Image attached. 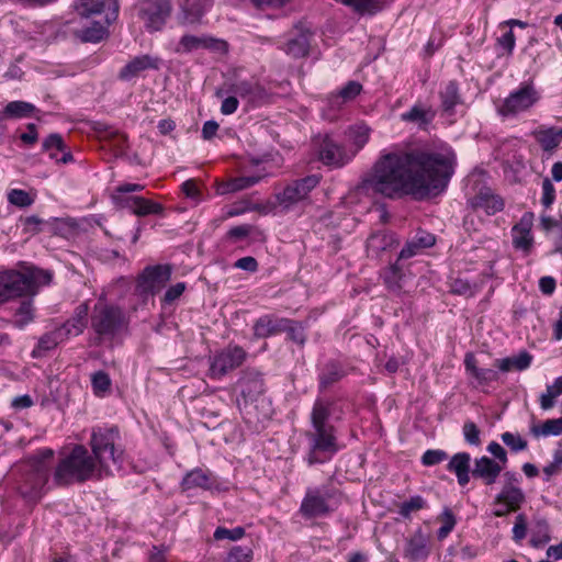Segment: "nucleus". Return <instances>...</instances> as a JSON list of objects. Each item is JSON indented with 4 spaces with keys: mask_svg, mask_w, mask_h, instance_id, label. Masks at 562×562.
Wrapping results in <instances>:
<instances>
[{
    "mask_svg": "<svg viewBox=\"0 0 562 562\" xmlns=\"http://www.w3.org/2000/svg\"><path fill=\"white\" fill-rule=\"evenodd\" d=\"M8 202L16 207L25 209L31 206L36 200V192H27L22 189H11L7 193Z\"/></svg>",
    "mask_w": 562,
    "mask_h": 562,
    "instance_id": "obj_44",
    "label": "nucleus"
},
{
    "mask_svg": "<svg viewBox=\"0 0 562 562\" xmlns=\"http://www.w3.org/2000/svg\"><path fill=\"white\" fill-rule=\"evenodd\" d=\"M75 9L83 18L101 14L106 10L105 24L113 22L119 14V3L116 0H77Z\"/></svg>",
    "mask_w": 562,
    "mask_h": 562,
    "instance_id": "obj_18",
    "label": "nucleus"
},
{
    "mask_svg": "<svg viewBox=\"0 0 562 562\" xmlns=\"http://www.w3.org/2000/svg\"><path fill=\"white\" fill-rule=\"evenodd\" d=\"M65 149L66 145L63 137L57 133L48 135L42 144V150L48 153L49 157L54 160H58V154Z\"/></svg>",
    "mask_w": 562,
    "mask_h": 562,
    "instance_id": "obj_48",
    "label": "nucleus"
},
{
    "mask_svg": "<svg viewBox=\"0 0 562 562\" xmlns=\"http://www.w3.org/2000/svg\"><path fill=\"white\" fill-rule=\"evenodd\" d=\"M186 283L184 282H178L175 285H171L162 297V303L166 305L172 304L176 300H178L183 292L186 291Z\"/></svg>",
    "mask_w": 562,
    "mask_h": 562,
    "instance_id": "obj_63",
    "label": "nucleus"
},
{
    "mask_svg": "<svg viewBox=\"0 0 562 562\" xmlns=\"http://www.w3.org/2000/svg\"><path fill=\"white\" fill-rule=\"evenodd\" d=\"M337 413V403L329 398L317 397L313 404L310 420L311 428L305 431L308 453L306 461L310 465L324 463L339 450L336 427L330 418H341ZM341 414V412H339Z\"/></svg>",
    "mask_w": 562,
    "mask_h": 562,
    "instance_id": "obj_2",
    "label": "nucleus"
},
{
    "mask_svg": "<svg viewBox=\"0 0 562 562\" xmlns=\"http://www.w3.org/2000/svg\"><path fill=\"white\" fill-rule=\"evenodd\" d=\"M435 243L436 238L432 234L425 231H419L402 248L398 255V260L412 258L418 255L422 250L434 246Z\"/></svg>",
    "mask_w": 562,
    "mask_h": 562,
    "instance_id": "obj_27",
    "label": "nucleus"
},
{
    "mask_svg": "<svg viewBox=\"0 0 562 562\" xmlns=\"http://www.w3.org/2000/svg\"><path fill=\"white\" fill-rule=\"evenodd\" d=\"M52 273L37 268L24 271H4L0 273V303L22 295L35 294L40 285L48 284Z\"/></svg>",
    "mask_w": 562,
    "mask_h": 562,
    "instance_id": "obj_5",
    "label": "nucleus"
},
{
    "mask_svg": "<svg viewBox=\"0 0 562 562\" xmlns=\"http://www.w3.org/2000/svg\"><path fill=\"white\" fill-rule=\"evenodd\" d=\"M49 468L38 462H27L19 468L16 490L21 496L29 499L38 498L48 483Z\"/></svg>",
    "mask_w": 562,
    "mask_h": 562,
    "instance_id": "obj_7",
    "label": "nucleus"
},
{
    "mask_svg": "<svg viewBox=\"0 0 562 562\" xmlns=\"http://www.w3.org/2000/svg\"><path fill=\"white\" fill-rule=\"evenodd\" d=\"M140 183H122L115 189L113 194L114 203L123 209L130 210L137 216H147L151 214H161L164 206L160 203L137 195H127L131 192L144 190Z\"/></svg>",
    "mask_w": 562,
    "mask_h": 562,
    "instance_id": "obj_8",
    "label": "nucleus"
},
{
    "mask_svg": "<svg viewBox=\"0 0 562 562\" xmlns=\"http://www.w3.org/2000/svg\"><path fill=\"white\" fill-rule=\"evenodd\" d=\"M395 244L396 239L393 234L379 231L369 236L367 240V254L371 258H379L382 252L391 249Z\"/></svg>",
    "mask_w": 562,
    "mask_h": 562,
    "instance_id": "obj_29",
    "label": "nucleus"
},
{
    "mask_svg": "<svg viewBox=\"0 0 562 562\" xmlns=\"http://www.w3.org/2000/svg\"><path fill=\"white\" fill-rule=\"evenodd\" d=\"M223 44V42L217 41L211 36L186 34L180 38L176 47V53L183 54L199 49H214L218 48L220 45Z\"/></svg>",
    "mask_w": 562,
    "mask_h": 562,
    "instance_id": "obj_24",
    "label": "nucleus"
},
{
    "mask_svg": "<svg viewBox=\"0 0 562 562\" xmlns=\"http://www.w3.org/2000/svg\"><path fill=\"white\" fill-rule=\"evenodd\" d=\"M471 456L468 452H458L450 459L447 470L456 474L460 486H465L470 481Z\"/></svg>",
    "mask_w": 562,
    "mask_h": 562,
    "instance_id": "obj_33",
    "label": "nucleus"
},
{
    "mask_svg": "<svg viewBox=\"0 0 562 562\" xmlns=\"http://www.w3.org/2000/svg\"><path fill=\"white\" fill-rule=\"evenodd\" d=\"M370 128L364 125H355L348 130V140L351 143L348 148L355 156L366 146L370 137Z\"/></svg>",
    "mask_w": 562,
    "mask_h": 562,
    "instance_id": "obj_37",
    "label": "nucleus"
},
{
    "mask_svg": "<svg viewBox=\"0 0 562 562\" xmlns=\"http://www.w3.org/2000/svg\"><path fill=\"white\" fill-rule=\"evenodd\" d=\"M160 59L150 55H140L130 60L119 72L123 81H131L147 69H159Z\"/></svg>",
    "mask_w": 562,
    "mask_h": 562,
    "instance_id": "obj_22",
    "label": "nucleus"
},
{
    "mask_svg": "<svg viewBox=\"0 0 562 562\" xmlns=\"http://www.w3.org/2000/svg\"><path fill=\"white\" fill-rule=\"evenodd\" d=\"M34 111L35 106L32 103L25 101H12L5 105L3 115L14 119L29 117Z\"/></svg>",
    "mask_w": 562,
    "mask_h": 562,
    "instance_id": "obj_45",
    "label": "nucleus"
},
{
    "mask_svg": "<svg viewBox=\"0 0 562 562\" xmlns=\"http://www.w3.org/2000/svg\"><path fill=\"white\" fill-rule=\"evenodd\" d=\"M23 231L30 234H37L42 232L44 221L36 215H30L21 218Z\"/></svg>",
    "mask_w": 562,
    "mask_h": 562,
    "instance_id": "obj_61",
    "label": "nucleus"
},
{
    "mask_svg": "<svg viewBox=\"0 0 562 562\" xmlns=\"http://www.w3.org/2000/svg\"><path fill=\"white\" fill-rule=\"evenodd\" d=\"M502 441L514 452L522 451L527 448V441L518 434L506 431L502 434Z\"/></svg>",
    "mask_w": 562,
    "mask_h": 562,
    "instance_id": "obj_57",
    "label": "nucleus"
},
{
    "mask_svg": "<svg viewBox=\"0 0 562 562\" xmlns=\"http://www.w3.org/2000/svg\"><path fill=\"white\" fill-rule=\"evenodd\" d=\"M103 479L86 446L77 443L69 450L58 453L53 471V482L56 486H70Z\"/></svg>",
    "mask_w": 562,
    "mask_h": 562,
    "instance_id": "obj_3",
    "label": "nucleus"
},
{
    "mask_svg": "<svg viewBox=\"0 0 562 562\" xmlns=\"http://www.w3.org/2000/svg\"><path fill=\"white\" fill-rule=\"evenodd\" d=\"M232 91L240 98H247L249 101H255L262 94L260 86L249 81H240L234 85Z\"/></svg>",
    "mask_w": 562,
    "mask_h": 562,
    "instance_id": "obj_49",
    "label": "nucleus"
},
{
    "mask_svg": "<svg viewBox=\"0 0 562 562\" xmlns=\"http://www.w3.org/2000/svg\"><path fill=\"white\" fill-rule=\"evenodd\" d=\"M311 45V35L308 33H300L290 38L286 43L285 52L294 58L307 55Z\"/></svg>",
    "mask_w": 562,
    "mask_h": 562,
    "instance_id": "obj_39",
    "label": "nucleus"
},
{
    "mask_svg": "<svg viewBox=\"0 0 562 562\" xmlns=\"http://www.w3.org/2000/svg\"><path fill=\"white\" fill-rule=\"evenodd\" d=\"M435 119V112L430 106L423 103L414 104L408 111L401 114V120L406 123L416 124L420 128H426Z\"/></svg>",
    "mask_w": 562,
    "mask_h": 562,
    "instance_id": "obj_32",
    "label": "nucleus"
},
{
    "mask_svg": "<svg viewBox=\"0 0 562 562\" xmlns=\"http://www.w3.org/2000/svg\"><path fill=\"white\" fill-rule=\"evenodd\" d=\"M467 372L473 376L479 385H488L498 380V372L493 369L479 368L473 353H467L464 358Z\"/></svg>",
    "mask_w": 562,
    "mask_h": 562,
    "instance_id": "obj_35",
    "label": "nucleus"
},
{
    "mask_svg": "<svg viewBox=\"0 0 562 562\" xmlns=\"http://www.w3.org/2000/svg\"><path fill=\"white\" fill-rule=\"evenodd\" d=\"M463 436L465 441L471 446H480L481 445V438H480V429L473 422H467L463 425Z\"/></svg>",
    "mask_w": 562,
    "mask_h": 562,
    "instance_id": "obj_59",
    "label": "nucleus"
},
{
    "mask_svg": "<svg viewBox=\"0 0 562 562\" xmlns=\"http://www.w3.org/2000/svg\"><path fill=\"white\" fill-rule=\"evenodd\" d=\"M125 326V315L120 307L103 302H98L94 305L91 314V328L95 335L93 338L95 346L112 340Z\"/></svg>",
    "mask_w": 562,
    "mask_h": 562,
    "instance_id": "obj_6",
    "label": "nucleus"
},
{
    "mask_svg": "<svg viewBox=\"0 0 562 562\" xmlns=\"http://www.w3.org/2000/svg\"><path fill=\"white\" fill-rule=\"evenodd\" d=\"M514 370L524 371L531 366L532 356L528 351H520L519 355L509 357Z\"/></svg>",
    "mask_w": 562,
    "mask_h": 562,
    "instance_id": "obj_64",
    "label": "nucleus"
},
{
    "mask_svg": "<svg viewBox=\"0 0 562 562\" xmlns=\"http://www.w3.org/2000/svg\"><path fill=\"white\" fill-rule=\"evenodd\" d=\"M346 7L351 8L358 14H375L381 10L379 0H336Z\"/></svg>",
    "mask_w": 562,
    "mask_h": 562,
    "instance_id": "obj_43",
    "label": "nucleus"
},
{
    "mask_svg": "<svg viewBox=\"0 0 562 562\" xmlns=\"http://www.w3.org/2000/svg\"><path fill=\"white\" fill-rule=\"evenodd\" d=\"M63 330L56 327L54 330L44 334L37 342L36 348L33 350V356H40L44 351H49L57 347L59 344L66 341Z\"/></svg>",
    "mask_w": 562,
    "mask_h": 562,
    "instance_id": "obj_40",
    "label": "nucleus"
},
{
    "mask_svg": "<svg viewBox=\"0 0 562 562\" xmlns=\"http://www.w3.org/2000/svg\"><path fill=\"white\" fill-rule=\"evenodd\" d=\"M430 554V538L419 528L406 541L404 558L411 562L425 561Z\"/></svg>",
    "mask_w": 562,
    "mask_h": 562,
    "instance_id": "obj_20",
    "label": "nucleus"
},
{
    "mask_svg": "<svg viewBox=\"0 0 562 562\" xmlns=\"http://www.w3.org/2000/svg\"><path fill=\"white\" fill-rule=\"evenodd\" d=\"M182 491L203 490L221 491V484L206 469L195 468L186 473L181 481Z\"/></svg>",
    "mask_w": 562,
    "mask_h": 562,
    "instance_id": "obj_19",
    "label": "nucleus"
},
{
    "mask_svg": "<svg viewBox=\"0 0 562 562\" xmlns=\"http://www.w3.org/2000/svg\"><path fill=\"white\" fill-rule=\"evenodd\" d=\"M91 384L93 393L97 396H103L110 390L111 379L106 372L98 371L92 374Z\"/></svg>",
    "mask_w": 562,
    "mask_h": 562,
    "instance_id": "obj_53",
    "label": "nucleus"
},
{
    "mask_svg": "<svg viewBox=\"0 0 562 562\" xmlns=\"http://www.w3.org/2000/svg\"><path fill=\"white\" fill-rule=\"evenodd\" d=\"M336 509L333 503V494L325 486L307 487L302 498L299 514L305 520L325 518Z\"/></svg>",
    "mask_w": 562,
    "mask_h": 562,
    "instance_id": "obj_9",
    "label": "nucleus"
},
{
    "mask_svg": "<svg viewBox=\"0 0 562 562\" xmlns=\"http://www.w3.org/2000/svg\"><path fill=\"white\" fill-rule=\"evenodd\" d=\"M501 472L502 467L493 459L484 456L475 459L472 475L482 479L486 485H491L496 482Z\"/></svg>",
    "mask_w": 562,
    "mask_h": 562,
    "instance_id": "obj_28",
    "label": "nucleus"
},
{
    "mask_svg": "<svg viewBox=\"0 0 562 562\" xmlns=\"http://www.w3.org/2000/svg\"><path fill=\"white\" fill-rule=\"evenodd\" d=\"M106 25L105 22L101 23L100 21L93 22V24L89 27H86L81 31V38L83 42H91V43H98L102 41L106 33Z\"/></svg>",
    "mask_w": 562,
    "mask_h": 562,
    "instance_id": "obj_52",
    "label": "nucleus"
},
{
    "mask_svg": "<svg viewBox=\"0 0 562 562\" xmlns=\"http://www.w3.org/2000/svg\"><path fill=\"white\" fill-rule=\"evenodd\" d=\"M33 319V305L31 300L21 302L19 308L13 315V324L18 328H23Z\"/></svg>",
    "mask_w": 562,
    "mask_h": 562,
    "instance_id": "obj_50",
    "label": "nucleus"
},
{
    "mask_svg": "<svg viewBox=\"0 0 562 562\" xmlns=\"http://www.w3.org/2000/svg\"><path fill=\"white\" fill-rule=\"evenodd\" d=\"M456 162V154L450 147L384 153L362 179L358 190L389 199L405 195L423 199L447 188Z\"/></svg>",
    "mask_w": 562,
    "mask_h": 562,
    "instance_id": "obj_1",
    "label": "nucleus"
},
{
    "mask_svg": "<svg viewBox=\"0 0 562 562\" xmlns=\"http://www.w3.org/2000/svg\"><path fill=\"white\" fill-rule=\"evenodd\" d=\"M404 273L398 260L392 263L383 273V280L387 289L392 292H400L402 290V282Z\"/></svg>",
    "mask_w": 562,
    "mask_h": 562,
    "instance_id": "obj_42",
    "label": "nucleus"
},
{
    "mask_svg": "<svg viewBox=\"0 0 562 562\" xmlns=\"http://www.w3.org/2000/svg\"><path fill=\"white\" fill-rule=\"evenodd\" d=\"M474 210L483 211L491 216L504 210L505 203L502 196L493 193L490 189L481 190L471 202Z\"/></svg>",
    "mask_w": 562,
    "mask_h": 562,
    "instance_id": "obj_26",
    "label": "nucleus"
},
{
    "mask_svg": "<svg viewBox=\"0 0 562 562\" xmlns=\"http://www.w3.org/2000/svg\"><path fill=\"white\" fill-rule=\"evenodd\" d=\"M318 157L326 166L341 168L355 158V153H350L346 145L326 135L319 144Z\"/></svg>",
    "mask_w": 562,
    "mask_h": 562,
    "instance_id": "obj_14",
    "label": "nucleus"
},
{
    "mask_svg": "<svg viewBox=\"0 0 562 562\" xmlns=\"http://www.w3.org/2000/svg\"><path fill=\"white\" fill-rule=\"evenodd\" d=\"M214 0H179L180 21L195 24L212 9Z\"/></svg>",
    "mask_w": 562,
    "mask_h": 562,
    "instance_id": "obj_21",
    "label": "nucleus"
},
{
    "mask_svg": "<svg viewBox=\"0 0 562 562\" xmlns=\"http://www.w3.org/2000/svg\"><path fill=\"white\" fill-rule=\"evenodd\" d=\"M531 432L536 437L559 436L562 435V417L548 419L542 425H533Z\"/></svg>",
    "mask_w": 562,
    "mask_h": 562,
    "instance_id": "obj_47",
    "label": "nucleus"
},
{
    "mask_svg": "<svg viewBox=\"0 0 562 562\" xmlns=\"http://www.w3.org/2000/svg\"><path fill=\"white\" fill-rule=\"evenodd\" d=\"M562 395V376L554 380L553 384L547 386L546 393L540 396V407L544 411L551 409L555 398Z\"/></svg>",
    "mask_w": 562,
    "mask_h": 562,
    "instance_id": "obj_46",
    "label": "nucleus"
},
{
    "mask_svg": "<svg viewBox=\"0 0 562 562\" xmlns=\"http://www.w3.org/2000/svg\"><path fill=\"white\" fill-rule=\"evenodd\" d=\"M439 98L442 111L448 114H453L456 106L462 103L458 82L450 80L443 83L439 90Z\"/></svg>",
    "mask_w": 562,
    "mask_h": 562,
    "instance_id": "obj_34",
    "label": "nucleus"
},
{
    "mask_svg": "<svg viewBox=\"0 0 562 562\" xmlns=\"http://www.w3.org/2000/svg\"><path fill=\"white\" fill-rule=\"evenodd\" d=\"M266 176V172H259L254 176L236 177L222 184L220 191L222 194L237 192L257 184Z\"/></svg>",
    "mask_w": 562,
    "mask_h": 562,
    "instance_id": "obj_36",
    "label": "nucleus"
},
{
    "mask_svg": "<svg viewBox=\"0 0 562 562\" xmlns=\"http://www.w3.org/2000/svg\"><path fill=\"white\" fill-rule=\"evenodd\" d=\"M170 13V0H140L137 4V15L148 32L160 31Z\"/></svg>",
    "mask_w": 562,
    "mask_h": 562,
    "instance_id": "obj_12",
    "label": "nucleus"
},
{
    "mask_svg": "<svg viewBox=\"0 0 562 562\" xmlns=\"http://www.w3.org/2000/svg\"><path fill=\"white\" fill-rule=\"evenodd\" d=\"M246 356L247 353L241 347L228 345L213 357L210 366L211 378L222 379L228 372L241 366Z\"/></svg>",
    "mask_w": 562,
    "mask_h": 562,
    "instance_id": "obj_13",
    "label": "nucleus"
},
{
    "mask_svg": "<svg viewBox=\"0 0 562 562\" xmlns=\"http://www.w3.org/2000/svg\"><path fill=\"white\" fill-rule=\"evenodd\" d=\"M505 476L508 480L494 499L493 515L495 517H505L509 513L517 512L525 502V493L519 486V479L516 474L507 472Z\"/></svg>",
    "mask_w": 562,
    "mask_h": 562,
    "instance_id": "obj_10",
    "label": "nucleus"
},
{
    "mask_svg": "<svg viewBox=\"0 0 562 562\" xmlns=\"http://www.w3.org/2000/svg\"><path fill=\"white\" fill-rule=\"evenodd\" d=\"M288 318L263 315L259 317L252 327L255 338H267L283 333L286 329Z\"/></svg>",
    "mask_w": 562,
    "mask_h": 562,
    "instance_id": "obj_25",
    "label": "nucleus"
},
{
    "mask_svg": "<svg viewBox=\"0 0 562 562\" xmlns=\"http://www.w3.org/2000/svg\"><path fill=\"white\" fill-rule=\"evenodd\" d=\"M318 175H310L302 179L289 183L282 192L277 194V200L283 207H290L293 204L304 200L308 193L319 183Z\"/></svg>",
    "mask_w": 562,
    "mask_h": 562,
    "instance_id": "obj_15",
    "label": "nucleus"
},
{
    "mask_svg": "<svg viewBox=\"0 0 562 562\" xmlns=\"http://www.w3.org/2000/svg\"><path fill=\"white\" fill-rule=\"evenodd\" d=\"M88 311L86 303L78 305L75 310V315L58 326L59 329L63 330L66 340L71 336L80 335L85 330L87 327Z\"/></svg>",
    "mask_w": 562,
    "mask_h": 562,
    "instance_id": "obj_30",
    "label": "nucleus"
},
{
    "mask_svg": "<svg viewBox=\"0 0 562 562\" xmlns=\"http://www.w3.org/2000/svg\"><path fill=\"white\" fill-rule=\"evenodd\" d=\"M172 268L169 265H156L146 267L138 277L137 289L142 293L154 294L161 290L170 280Z\"/></svg>",
    "mask_w": 562,
    "mask_h": 562,
    "instance_id": "obj_16",
    "label": "nucleus"
},
{
    "mask_svg": "<svg viewBox=\"0 0 562 562\" xmlns=\"http://www.w3.org/2000/svg\"><path fill=\"white\" fill-rule=\"evenodd\" d=\"M104 137L108 145L113 149L115 156H121L126 153L127 138L123 133L117 131H108Z\"/></svg>",
    "mask_w": 562,
    "mask_h": 562,
    "instance_id": "obj_51",
    "label": "nucleus"
},
{
    "mask_svg": "<svg viewBox=\"0 0 562 562\" xmlns=\"http://www.w3.org/2000/svg\"><path fill=\"white\" fill-rule=\"evenodd\" d=\"M540 99V94L532 82H522L516 90L503 101L498 112L503 116H514L533 106Z\"/></svg>",
    "mask_w": 562,
    "mask_h": 562,
    "instance_id": "obj_11",
    "label": "nucleus"
},
{
    "mask_svg": "<svg viewBox=\"0 0 562 562\" xmlns=\"http://www.w3.org/2000/svg\"><path fill=\"white\" fill-rule=\"evenodd\" d=\"M535 139L544 151H553L562 142L555 127H540L533 132Z\"/></svg>",
    "mask_w": 562,
    "mask_h": 562,
    "instance_id": "obj_38",
    "label": "nucleus"
},
{
    "mask_svg": "<svg viewBox=\"0 0 562 562\" xmlns=\"http://www.w3.org/2000/svg\"><path fill=\"white\" fill-rule=\"evenodd\" d=\"M425 504H426V502L422 496H419V495L413 496L408 501L403 502L398 506V514L404 519H409L412 516V513L420 510L422 508H424Z\"/></svg>",
    "mask_w": 562,
    "mask_h": 562,
    "instance_id": "obj_54",
    "label": "nucleus"
},
{
    "mask_svg": "<svg viewBox=\"0 0 562 562\" xmlns=\"http://www.w3.org/2000/svg\"><path fill=\"white\" fill-rule=\"evenodd\" d=\"M245 536V528L243 527H236L233 529H227L225 527H217L213 533V537L215 540H232L236 541L241 539Z\"/></svg>",
    "mask_w": 562,
    "mask_h": 562,
    "instance_id": "obj_55",
    "label": "nucleus"
},
{
    "mask_svg": "<svg viewBox=\"0 0 562 562\" xmlns=\"http://www.w3.org/2000/svg\"><path fill=\"white\" fill-rule=\"evenodd\" d=\"M284 331L288 333V336L292 341L299 345H303L305 342L306 337L303 327L293 321L288 319L286 329Z\"/></svg>",
    "mask_w": 562,
    "mask_h": 562,
    "instance_id": "obj_62",
    "label": "nucleus"
},
{
    "mask_svg": "<svg viewBox=\"0 0 562 562\" xmlns=\"http://www.w3.org/2000/svg\"><path fill=\"white\" fill-rule=\"evenodd\" d=\"M362 90V87L357 81H349L344 86L337 94L329 98V102L334 106H340L342 103L353 100Z\"/></svg>",
    "mask_w": 562,
    "mask_h": 562,
    "instance_id": "obj_41",
    "label": "nucleus"
},
{
    "mask_svg": "<svg viewBox=\"0 0 562 562\" xmlns=\"http://www.w3.org/2000/svg\"><path fill=\"white\" fill-rule=\"evenodd\" d=\"M238 387L246 401H255L265 392L262 374L254 369L246 370L238 381Z\"/></svg>",
    "mask_w": 562,
    "mask_h": 562,
    "instance_id": "obj_23",
    "label": "nucleus"
},
{
    "mask_svg": "<svg viewBox=\"0 0 562 562\" xmlns=\"http://www.w3.org/2000/svg\"><path fill=\"white\" fill-rule=\"evenodd\" d=\"M120 432L116 427L97 426L91 430L89 440L90 456L103 477L122 469L123 450L117 446Z\"/></svg>",
    "mask_w": 562,
    "mask_h": 562,
    "instance_id": "obj_4",
    "label": "nucleus"
},
{
    "mask_svg": "<svg viewBox=\"0 0 562 562\" xmlns=\"http://www.w3.org/2000/svg\"><path fill=\"white\" fill-rule=\"evenodd\" d=\"M448 459V454L446 451L440 449H429L424 452L422 457V463L425 467H432L441 463L442 461Z\"/></svg>",
    "mask_w": 562,
    "mask_h": 562,
    "instance_id": "obj_58",
    "label": "nucleus"
},
{
    "mask_svg": "<svg viewBox=\"0 0 562 562\" xmlns=\"http://www.w3.org/2000/svg\"><path fill=\"white\" fill-rule=\"evenodd\" d=\"M533 213L526 212L519 222L512 228L513 246L515 249L529 255L533 248L535 239L532 235Z\"/></svg>",
    "mask_w": 562,
    "mask_h": 562,
    "instance_id": "obj_17",
    "label": "nucleus"
},
{
    "mask_svg": "<svg viewBox=\"0 0 562 562\" xmlns=\"http://www.w3.org/2000/svg\"><path fill=\"white\" fill-rule=\"evenodd\" d=\"M347 374L344 366L339 361H328L318 374V390H327Z\"/></svg>",
    "mask_w": 562,
    "mask_h": 562,
    "instance_id": "obj_31",
    "label": "nucleus"
},
{
    "mask_svg": "<svg viewBox=\"0 0 562 562\" xmlns=\"http://www.w3.org/2000/svg\"><path fill=\"white\" fill-rule=\"evenodd\" d=\"M252 550L249 547L235 546L229 551L225 562H250Z\"/></svg>",
    "mask_w": 562,
    "mask_h": 562,
    "instance_id": "obj_56",
    "label": "nucleus"
},
{
    "mask_svg": "<svg viewBox=\"0 0 562 562\" xmlns=\"http://www.w3.org/2000/svg\"><path fill=\"white\" fill-rule=\"evenodd\" d=\"M555 200V188L552 184L551 180L546 178L542 181V196L541 204L549 209Z\"/></svg>",
    "mask_w": 562,
    "mask_h": 562,
    "instance_id": "obj_60",
    "label": "nucleus"
}]
</instances>
